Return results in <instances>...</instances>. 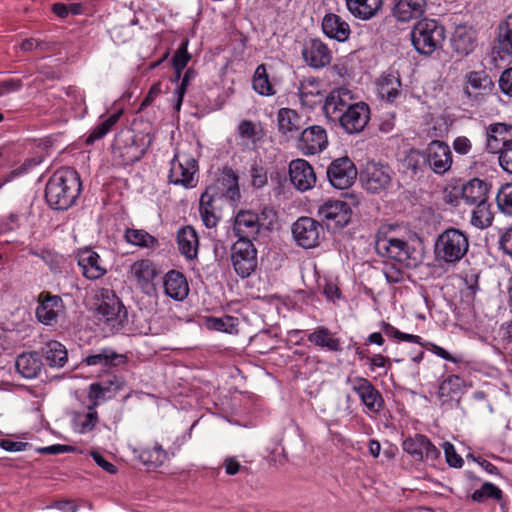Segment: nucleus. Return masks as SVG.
Masks as SVG:
<instances>
[{"mask_svg": "<svg viewBox=\"0 0 512 512\" xmlns=\"http://www.w3.org/2000/svg\"><path fill=\"white\" fill-rule=\"evenodd\" d=\"M77 263L82 275L88 280H98L107 273L100 255L91 248H84L77 253Z\"/></svg>", "mask_w": 512, "mask_h": 512, "instance_id": "23", "label": "nucleus"}, {"mask_svg": "<svg viewBox=\"0 0 512 512\" xmlns=\"http://www.w3.org/2000/svg\"><path fill=\"white\" fill-rule=\"evenodd\" d=\"M400 165L403 173L409 174L410 177H415L423 173L427 166L424 151L414 148L410 149L400 160Z\"/></svg>", "mask_w": 512, "mask_h": 512, "instance_id": "40", "label": "nucleus"}, {"mask_svg": "<svg viewBox=\"0 0 512 512\" xmlns=\"http://www.w3.org/2000/svg\"><path fill=\"white\" fill-rule=\"evenodd\" d=\"M79 174L72 168L57 170L45 187V199L54 210H67L72 207L80 194Z\"/></svg>", "mask_w": 512, "mask_h": 512, "instance_id": "2", "label": "nucleus"}, {"mask_svg": "<svg viewBox=\"0 0 512 512\" xmlns=\"http://www.w3.org/2000/svg\"><path fill=\"white\" fill-rule=\"evenodd\" d=\"M64 302L59 295L42 291L38 295L36 318L44 325L52 326L57 323L58 316L64 311Z\"/></svg>", "mask_w": 512, "mask_h": 512, "instance_id": "19", "label": "nucleus"}, {"mask_svg": "<svg viewBox=\"0 0 512 512\" xmlns=\"http://www.w3.org/2000/svg\"><path fill=\"white\" fill-rule=\"evenodd\" d=\"M474 205L475 209L472 212L471 218L472 224L479 228L490 226L492 223V214L489 211V204L487 203V200Z\"/></svg>", "mask_w": 512, "mask_h": 512, "instance_id": "54", "label": "nucleus"}, {"mask_svg": "<svg viewBox=\"0 0 512 512\" xmlns=\"http://www.w3.org/2000/svg\"><path fill=\"white\" fill-rule=\"evenodd\" d=\"M299 98L303 106L313 109L323 101L320 90V83L316 79H307L301 82L299 87Z\"/></svg>", "mask_w": 512, "mask_h": 512, "instance_id": "39", "label": "nucleus"}, {"mask_svg": "<svg viewBox=\"0 0 512 512\" xmlns=\"http://www.w3.org/2000/svg\"><path fill=\"white\" fill-rule=\"evenodd\" d=\"M400 78L394 74L384 75L378 83V93L382 99L393 103L401 94Z\"/></svg>", "mask_w": 512, "mask_h": 512, "instance_id": "42", "label": "nucleus"}, {"mask_svg": "<svg viewBox=\"0 0 512 512\" xmlns=\"http://www.w3.org/2000/svg\"><path fill=\"white\" fill-rule=\"evenodd\" d=\"M501 142L504 147V141H512V126L504 123L491 124L487 128V148L493 150L495 147L492 142Z\"/></svg>", "mask_w": 512, "mask_h": 512, "instance_id": "49", "label": "nucleus"}, {"mask_svg": "<svg viewBox=\"0 0 512 512\" xmlns=\"http://www.w3.org/2000/svg\"><path fill=\"white\" fill-rule=\"evenodd\" d=\"M83 362L88 366L100 365L103 367L116 366L125 362V356L116 353L115 351L104 348L98 353L88 355Z\"/></svg>", "mask_w": 512, "mask_h": 512, "instance_id": "43", "label": "nucleus"}, {"mask_svg": "<svg viewBox=\"0 0 512 512\" xmlns=\"http://www.w3.org/2000/svg\"><path fill=\"white\" fill-rule=\"evenodd\" d=\"M279 132L288 137L296 136L302 129L299 114L290 108H281L277 114Z\"/></svg>", "mask_w": 512, "mask_h": 512, "instance_id": "37", "label": "nucleus"}, {"mask_svg": "<svg viewBox=\"0 0 512 512\" xmlns=\"http://www.w3.org/2000/svg\"><path fill=\"white\" fill-rule=\"evenodd\" d=\"M124 239L127 243L140 248L154 249L159 246L157 238L142 229L127 228Z\"/></svg>", "mask_w": 512, "mask_h": 512, "instance_id": "44", "label": "nucleus"}, {"mask_svg": "<svg viewBox=\"0 0 512 512\" xmlns=\"http://www.w3.org/2000/svg\"><path fill=\"white\" fill-rule=\"evenodd\" d=\"M464 387V380L457 375H449L439 384L437 397L445 404L450 401H458Z\"/></svg>", "mask_w": 512, "mask_h": 512, "instance_id": "36", "label": "nucleus"}, {"mask_svg": "<svg viewBox=\"0 0 512 512\" xmlns=\"http://www.w3.org/2000/svg\"><path fill=\"white\" fill-rule=\"evenodd\" d=\"M499 164L504 171L512 174V141H504V147L498 150Z\"/></svg>", "mask_w": 512, "mask_h": 512, "instance_id": "57", "label": "nucleus"}, {"mask_svg": "<svg viewBox=\"0 0 512 512\" xmlns=\"http://www.w3.org/2000/svg\"><path fill=\"white\" fill-rule=\"evenodd\" d=\"M502 498V490L491 482L483 483L482 486L479 489L475 490L471 495L472 501L477 503H483L488 499L501 501Z\"/></svg>", "mask_w": 512, "mask_h": 512, "instance_id": "51", "label": "nucleus"}, {"mask_svg": "<svg viewBox=\"0 0 512 512\" xmlns=\"http://www.w3.org/2000/svg\"><path fill=\"white\" fill-rule=\"evenodd\" d=\"M138 459L142 462L148 469H157L162 466L168 459V453L163 449V447L155 443L152 448H144L139 451Z\"/></svg>", "mask_w": 512, "mask_h": 512, "instance_id": "41", "label": "nucleus"}, {"mask_svg": "<svg viewBox=\"0 0 512 512\" xmlns=\"http://www.w3.org/2000/svg\"><path fill=\"white\" fill-rule=\"evenodd\" d=\"M327 177L333 187L346 189L356 180L357 169L348 157L337 158L329 165Z\"/></svg>", "mask_w": 512, "mask_h": 512, "instance_id": "17", "label": "nucleus"}, {"mask_svg": "<svg viewBox=\"0 0 512 512\" xmlns=\"http://www.w3.org/2000/svg\"><path fill=\"white\" fill-rule=\"evenodd\" d=\"M410 36L412 45L418 53L431 55L442 47L446 38V31L439 21L422 18L414 24Z\"/></svg>", "mask_w": 512, "mask_h": 512, "instance_id": "5", "label": "nucleus"}, {"mask_svg": "<svg viewBox=\"0 0 512 512\" xmlns=\"http://www.w3.org/2000/svg\"><path fill=\"white\" fill-rule=\"evenodd\" d=\"M198 171L197 161L187 155L175 154L171 160L169 171V182L175 185H181L184 188H194L197 180L195 174Z\"/></svg>", "mask_w": 512, "mask_h": 512, "instance_id": "11", "label": "nucleus"}, {"mask_svg": "<svg viewBox=\"0 0 512 512\" xmlns=\"http://www.w3.org/2000/svg\"><path fill=\"white\" fill-rule=\"evenodd\" d=\"M469 246L466 233L457 228H448L436 239L435 260L441 265H455L467 254Z\"/></svg>", "mask_w": 512, "mask_h": 512, "instance_id": "4", "label": "nucleus"}, {"mask_svg": "<svg viewBox=\"0 0 512 512\" xmlns=\"http://www.w3.org/2000/svg\"><path fill=\"white\" fill-rule=\"evenodd\" d=\"M19 220L20 218L17 213H10L0 222V233H7L18 228L20 226Z\"/></svg>", "mask_w": 512, "mask_h": 512, "instance_id": "62", "label": "nucleus"}, {"mask_svg": "<svg viewBox=\"0 0 512 512\" xmlns=\"http://www.w3.org/2000/svg\"><path fill=\"white\" fill-rule=\"evenodd\" d=\"M165 294L176 301L184 300L189 294V285L185 275L177 270L168 271L163 278Z\"/></svg>", "mask_w": 512, "mask_h": 512, "instance_id": "27", "label": "nucleus"}, {"mask_svg": "<svg viewBox=\"0 0 512 512\" xmlns=\"http://www.w3.org/2000/svg\"><path fill=\"white\" fill-rule=\"evenodd\" d=\"M41 355L50 367L62 368L68 360L65 346L55 340L44 344L41 348Z\"/></svg>", "mask_w": 512, "mask_h": 512, "instance_id": "38", "label": "nucleus"}, {"mask_svg": "<svg viewBox=\"0 0 512 512\" xmlns=\"http://www.w3.org/2000/svg\"><path fill=\"white\" fill-rule=\"evenodd\" d=\"M346 383L358 395L367 413L377 415L383 410L385 405L384 398L370 380L361 376H349L346 379Z\"/></svg>", "mask_w": 512, "mask_h": 512, "instance_id": "7", "label": "nucleus"}, {"mask_svg": "<svg viewBox=\"0 0 512 512\" xmlns=\"http://www.w3.org/2000/svg\"><path fill=\"white\" fill-rule=\"evenodd\" d=\"M494 83L485 71H471L465 76L464 95L472 101L479 102L483 96L492 92Z\"/></svg>", "mask_w": 512, "mask_h": 512, "instance_id": "21", "label": "nucleus"}, {"mask_svg": "<svg viewBox=\"0 0 512 512\" xmlns=\"http://www.w3.org/2000/svg\"><path fill=\"white\" fill-rule=\"evenodd\" d=\"M402 447L414 461L418 462H434L441 455L440 450L423 434H416L414 437L406 438L402 443Z\"/></svg>", "mask_w": 512, "mask_h": 512, "instance_id": "15", "label": "nucleus"}, {"mask_svg": "<svg viewBox=\"0 0 512 512\" xmlns=\"http://www.w3.org/2000/svg\"><path fill=\"white\" fill-rule=\"evenodd\" d=\"M239 137L251 140L253 143L259 141L262 137V129L260 124H256L251 120H242L237 128Z\"/></svg>", "mask_w": 512, "mask_h": 512, "instance_id": "55", "label": "nucleus"}, {"mask_svg": "<svg viewBox=\"0 0 512 512\" xmlns=\"http://www.w3.org/2000/svg\"><path fill=\"white\" fill-rule=\"evenodd\" d=\"M96 406L92 404L88 407L87 413H75L73 417V425L76 432L86 434L91 432L99 421L98 413L95 410Z\"/></svg>", "mask_w": 512, "mask_h": 512, "instance_id": "46", "label": "nucleus"}, {"mask_svg": "<svg viewBox=\"0 0 512 512\" xmlns=\"http://www.w3.org/2000/svg\"><path fill=\"white\" fill-rule=\"evenodd\" d=\"M121 389L120 383L114 376L107 381L92 383L89 387V400L93 406H98L100 402L114 397Z\"/></svg>", "mask_w": 512, "mask_h": 512, "instance_id": "32", "label": "nucleus"}, {"mask_svg": "<svg viewBox=\"0 0 512 512\" xmlns=\"http://www.w3.org/2000/svg\"><path fill=\"white\" fill-rule=\"evenodd\" d=\"M217 196V190L213 186L207 187L205 192L200 196L199 213L204 225L207 228L216 227L219 220L214 212L213 206V202Z\"/></svg>", "mask_w": 512, "mask_h": 512, "instance_id": "34", "label": "nucleus"}, {"mask_svg": "<svg viewBox=\"0 0 512 512\" xmlns=\"http://www.w3.org/2000/svg\"><path fill=\"white\" fill-rule=\"evenodd\" d=\"M323 111L328 120L339 122L349 134L361 132L370 119V108L364 102H354L351 91L346 88L332 90L326 97Z\"/></svg>", "mask_w": 512, "mask_h": 512, "instance_id": "1", "label": "nucleus"}, {"mask_svg": "<svg viewBox=\"0 0 512 512\" xmlns=\"http://www.w3.org/2000/svg\"><path fill=\"white\" fill-rule=\"evenodd\" d=\"M381 330L387 337L396 339L397 341L416 343L420 346L424 345L420 336L401 332L388 322H381Z\"/></svg>", "mask_w": 512, "mask_h": 512, "instance_id": "53", "label": "nucleus"}, {"mask_svg": "<svg viewBox=\"0 0 512 512\" xmlns=\"http://www.w3.org/2000/svg\"><path fill=\"white\" fill-rule=\"evenodd\" d=\"M318 216L328 228H343L350 221L351 208L345 201L328 200L319 207Z\"/></svg>", "mask_w": 512, "mask_h": 512, "instance_id": "16", "label": "nucleus"}, {"mask_svg": "<svg viewBox=\"0 0 512 512\" xmlns=\"http://www.w3.org/2000/svg\"><path fill=\"white\" fill-rule=\"evenodd\" d=\"M274 216L272 209L264 208L261 213L252 210H240L234 217L233 231L237 241L252 242L257 240L263 229H268L272 220L265 221L269 216Z\"/></svg>", "mask_w": 512, "mask_h": 512, "instance_id": "6", "label": "nucleus"}, {"mask_svg": "<svg viewBox=\"0 0 512 512\" xmlns=\"http://www.w3.org/2000/svg\"><path fill=\"white\" fill-rule=\"evenodd\" d=\"M323 33L338 42H345L349 39L351 29L349 24L339 15L328 13L322 20Z\"/></svg>", "mask_w": 512, "mask_h": 512, "instance_id": "29", "label": "nucleus"}, {"mask_svg": "<svg viewBox=\"0 0 512 512\" xmlns=\"http://www.w3.org/2000/svg\"><path fill=\"white\" fill-rule=\"evenodd\" d=\"M428 0H395L392 14L399 22L418 19L426 11Z\"/></svg>", "mask_w": 512, "mask_h": 512, "instance_id": "25", "label": "nucleus"}, {"mask_svg": "<svg viewBox=\"0 0 512 512\" xmlns=\"http://www.w3.org/2000/svg\"><path fill=\"white\" fill-rule=\"evenodd\" d=\"M225 196L231 201H237L240 198V190L238 185V175L230 167H224L222 170L221 178L219 179Z\"/></svg>", "mask_w": 512, "mask_h": 512, "instance_id": "47", "label": "nucleus"}, {"mask_svg": "<svg viewBox=\"0 0 512 512\" xmlns=\"http://www.w3.org/2000/svg\"><path fill=\"white\" fill-rule=\"evenodd\" d=\"M489 185L478 178L463 184L460 189L461 199L468 205L481 203L488 199Z\"/></svg>", "mask_w": 512, "mask_h": 512, "instance_id": "30", "label": "nucleus"}, {"mask_svg": "<svg viewBox=\"0 0 512 512\" xmlns=\"http://www.w3.org/2000/svg\"><path fill=\"white\" fill-rule=\"evenodd\" d=\"M252 87L256 93L262 96H272L276 93L264 64L257 66L252 78Z\"/></svg>", "mask_w": 512, "mask_h": 512, "instance_id": "48", "label": "nucleus"}, {"mask_svg": "<svg viewBox=\"0 0 512 512\" xmlns=\"http://www.w3.org/2000/svg\"><path fill=\"white\" fill-rule=\"evenodd\" d=\"M443 449L446 457V461L449 464V466L454 468H461L463 466V459L462 457L457 454L453 444L450 442H445L443 444Z\"/></svg>", "mask_w": 512, "mask_h": 512, "instance_id": "58", "label": "nucleus"}, {"mask_svg": "<svg viewBox=\"0 0 512 512\" xmlns=\"http://www.w3.org/2000/svg\"><path fill=\"white\" fill-rule=\"evenodd\" d=\"M177 244L180 253L185 258L193 260L197 257L199 240L193 227L185 226L178 230Z\"/></svg>", "mask_w": 512, "mask_h": 512, "instance_id": "31", "label": "nucleus"}, {"mask_svg": "<svg viewBox=\"0 0 512 512\" xmlns=\"http://www.w3.org/2000/svg\"><path fill=\"white\" fill-rule=\"evenodd\" d=\"M453 149L458 154L466 155L471 151L472 143L467 137L459 136L453 141Z\"/></svg>", "mask_w": 512, "mask_h": 512, "instance_id": "64", "label": "nucleus"}, {"mask_svg": "<svg viewBox=\"0 0 512 512\" xmlns=\"http://www.w3.org/2000/svg\"><path fill=\"white\" fill-rule=\"evenodd\" d=\"M301 54L304 62L313 69L327 67L333 58L331 49L318 38L305 40Z\"/></svg>", "mask_w": 512, "mask_h": 512, "instance_id": "18", "label": "nucleus"}, {"mask_svg": "<svg viewBox=\"0 0 512 512\" xmlns=\"http://www.w3.org/2000/svg\"><path fill=\"white\" fill-rule=\"evenodd\" d=\"M376 252L389 259L405 264L407 267L416 265V257H414V249H411L408 242L385 235L378 236L375 242Z\"/></svg>", "mask_w": 512, "mask_h": 512, "instance_id": "8", "label": "nucleus"}, {"mask_svg": "<svg viewBox=\"0 0 512 512\" xmlns=\"http://www.w3.org/2000/svg\"><path fill=\"white\" fill-rule=\"evenodd\" d=\"M94 307L96 316L107 324L114 333L120 332L128 323V313L121 299L109 288L95 291Z\"/></svg>", "mask_w": 512, "mask_h": 512, "instance_id": "3", "label": "nucleus"}, {"mask_svg": "<svg viewBox=\"0 0 512 512\" xmlns=\"http://www.w3.org/2000/svg\"><path fill=\"white\" fill-rule=\"evenodd\" d=\"M289 177L293 186L301 192L312 189L317 180L313 167L304 159H295L290 162Z\"/></svg>", "mask_w": 512, "mask_h": 512, "instance_id": "22", "label": "nucleus"}, {"mask_svg": "<svg viewBox=\"0 0 512 512\" xmlns=\"http://www.w3.org/2000/svg\"><path fill=\"white\" fill-rule=\"evenodd\" d=\"M477 45L476 31L466 25H458L451 38L452 49L461 56L474 51Z\"/></svg>", "mask_w": 512, "mask_h": 512, "instance_id": "26", "label": "nucleus"}, {"mask_svg": "<svg viewBox=\"0 0 512 512\" xmlns=\"http://www.w3.org/2000/svg\"><path fill=\"white\" fill-rule=\"evenodd\" d=\"M496 202L501 212L512 216V184H506L499 189Z\"/></svg>", "mask_w": 512, "mask_h": 512, "instance_id": "56", "label": "nucleus"}, {"mask_svg": "<svg viewBox=\"0 0 512 512\" xmlns=\"http://www.w3.org/2000/svg\"><path fill=\"white\" fill-rule=\"evenodd\" d=\"M43 363L38 352L22 353L16 358L15 367L24 378L32 379L39 375Z\"/></svg>", "mask_w": 512, "mask_h": 512, "instance_id": "35", "label": "nucleus"}, {"mask_svg": "<svg viewBox=\"0 0 512 512\" xmlns=\"http://www.w3.org/2000/svg\"><path fill=\"white\" fill-rule=\"evenodd\" d=\"M292 236L296 244L304 249L320 245L325 236L323 225L307 216L298 218L292 225Z\"/></svg>", "mask_w": 512, "mask_h": 512, "instance_id": "9", "label": "nucleus"}, {"mask_svg": "<svg viewBox=\"0 0 512 512\" xmlns=\"http://www.w3.org/2000/svg\"><path fill=\"white\" fill-rule=\"evenodd\" d=\"M383 274L390 284L401 283L404 280V272L394 264L385 265L383 268Z\"/></svg>", "mask_w": 512, "mask_h": 512, "instance_id": "59", "label": "nucleus"}, {"mask_svg": "<svg viewBox=\"0 0 512 512\" xmlns=\"http://www.w3.org/2000/svg\"><path fill=\"white\" fill-rule=\"evenodd\" d=\"M232 264L242 278L250 276L257 267V249L252 242L236 241L232 246Z\"/></svg>", "mask_w": 512, "mask_h": 512, "instance_id": "12", "label": "nucleus"}, {"mask_svg": "<svg viewBox=\"0 0 512 512\" xmlns=\"http://www.w3.org/2000/svg\"><path fill=\"white\" fill-rule=\"evenodd\" d=\"M327 144L328 138L326 130L319 125H313L303 129L297 140V148L304 155L319 153L326 148Z\"/></svg>", "mask_w": 512, "mask_h": 512, "instance_id": "20", "label": "nucleus"}, {"mask_svg": "<svg viewBox=\"0 0 512 512\" xmlns=\"http://www.w3.org/2000/svg\"><path fill=\"white\" fill-rule=\"evenodd\" d=\"M188 39L184 38L172 57V65L175 70V80H179L182 70L186 67L191 59L188 53Z\"/></svg>", "mask_w": 512, "mask_h": 512, "instance_id": "52", "label": "nucleus"}, {"mask_svg": "<svg viewBox=\"0 0 512 512\" xmlns=\"http://www.w3.org/2000/svg\"><path fill=\"white\" fill-rule=\"evenodd\" d=\"M347 10L356 19L368 21L383 9V0H345Z\"/></svg>", "mask_w": 512, "mask_h": 512, "instance_id": "28", "label": "nucleus"}, {"mask_svg": "<svg viewBox=\"0 0 512 512\" xmlns=\"http://www.w3.org/2000/svg\"><path fill=\"white\" fill-rule=\"evenodd\" d=\"M393 175L394 172L388 164L371 160L363 166L360 179L368 191L377 193L390 186Z\"/></svg>", "mask_w": 512, "mask_h": 512, "instance_id": "10", "label": "nucleus"}, {"mask_svg": "<svg viewBox=\"0 0 512 512\" xmlns=\"http://www.w3.org/2000/svg\"><path fill=\"white\" fill-rule=\"evenodd\" d=\"M499 87L504 94L512 96V67L501 74Z\"/></svg>", "mask_w": 512, "mask_h": 512, "instance_id": "63", "label": "nucleus"}, {"mask_svg": "<svg viewBox=\"0 0 512 512\" xmlns=\"http://www.w3.org/2000/svg\"><path fill=\"white\" fill-rule=\"evenodd\" d=\"M251 183L255 188H261L267 183L266 170L256 164L252 165L250 169Z\"/></svg>", "mask_w": 512, "mask_h": 512, "instance_id": "60", "label": "nucleus"}, {"mask_svg": "<svg viewBox=\"0 0 512 512\" xmlns=\"http://www.w3.org/2000/svg\"><path fill=\"white\" fill-rule=\"evenodd\" d=\"M205 325L209 330L236 334L238 332L239 319L230 315L221 317L208 316L205 318Z\"/></svg>", "mask_w": 512, "mask_h": 512, "instance_id": "45", "label": "nucleus"}, {"mask_svg": "<svg viewBox=\"0 0 512 512\" xmlns=\"http://www.w3.org/2000/svg\"><path fill=\"white\" fill-rule=\"evenodd\" d=\"M122 112L118 111L110 116H108L105 120H103L101 123L96 125L90 134L87 136L85 143L87 145L93 144L95 141L103 138L111 129L112 127L119 121L120 116Z\"/></svg>", "mask_w": 512, "mask_h": 512, "instance_id": "50", "label": "nucleus"}, {"mask_svg": "<svg viewBox=\"0 0 512 512\" xmlns=\"http://www.w3.org/2000/svg\"><path fill=\"white\" fill-rule=\"evenodd\" d=\"M307 340L317 347L325 349L330 352H341V340L335 337L325 326H318L313 332L309 333Z\"/></svg>", "mask_w": 512, "mask_h": 512, "instance_id": "33", "label": "nucleus"}, {"mask_svg": "<svg viewBox=\"0 0 512 512\" xmlns=\"http://www.w3.org/2000/svg\"><path fill=\"white\" fill-rule=\"evenodd\" d=\"M493 53L501 60L512 59V14L508 15L497 26Z\"/></svg>", "mask_w": 512, "mask_h": 512, "instance_id": "24", "label": "nucleus"}, {"mask_svg": "<svg viewBox=\"0 0 512 512\" xmlns=\"http://www.w3.org/2000/svg\"><path fill=\"white\" fill-rule=\"evenodd\" d=\"M498 247L505 255L512 258V227L502 233Z\"/></svg>", "mask_w": 512, "mask_h": 512, "instance_id": "61", "label": "nucleus"}, {"mask_svg": "<svg viewBox=\"0 0 512 512\" xmlns=\"http://www.w3.org/2000/svg\"><path fill=\"white\" fill-rule=\"evenodd\" d=\"M427 165L438 174L443 175L451 169L453 159L449 145L440 140L431 141L424 151Z\"/></svg>", "mask_w": 512, "mask_h": 512, "instance_id": "14", "label": "nucleus"}, {"mask_svg": "<svg viewBox=\"0 0 512 512\" xmlns=\"http://www.w3.org/2000/svg\"><path fill=\"white\" fill-rule=\"evenodd\" d=\"M128 272L138 287L146 294L155 291L156 286L154 281L161 274V270L157 264L148 258L140 259L132 263Z\"/></svg>", "mask_w": 512, "mask_h": 512, "instance_id": "13", "label": "nucleus"}]
</instances>
